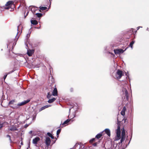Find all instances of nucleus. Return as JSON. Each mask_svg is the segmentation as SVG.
Segmentation results:
<instances>
[{
	"label": "nucleus",
	"instance_id": "ddd939ff",
	"mask_svg": "<svg viewBox=\"0 0 149 149\" xmlns=\"http://www.w3.org/2000/svg\"><path fill=\"white\" fill-rule=\"evenodd\" d=\"M51 106L50 105H46L44 106H43L42 107H41L39 109V111H40L42 110H43L49 107H50Z\"/></svg>",
	"mask_w": 149,
	"mask_h": 149
},
{
	"label": "nucleus",
	"instance_id": "864d4df0",
	"mask_svg": "<svg viewBox=\"0 0 149 149\" xmlns=\"http://www.w3.org/2000/svg\"><path fill=\"white\" fill-rule=\"evenodd\" d=\"M33 119H34V117H33Z\"/></svg>",
	"mask_w": 149,
	"mask_h": 149
},
{
	"label": "nucleus",
	"instance_id": "a211bd4d",
	"mask_svg": "<svg viewBox=\"0 0 149 149\" xmlns=\"http://www.w3.org/2000/svg\"><path fill=\"white\" fill-rule=\"evenodd\" d=\"M102 136V133H99L97 134L95 136V138L97 139H99L100 138L101 136Z\"/></svg>",
	"mask_w": 149,
	"mask_h": 149
},
{
	"label": "nucleus",
	"instance_id": "cd10ccee",
	"mask_svg": "<svg viewBox=\"0 0 149 149\" xmlns=\"http://www.w3.org/2000/svg\"><path fill=\"white\" fill-rule=\"evenodd\" d=\"M118 50H119V54L123 53L124 52V51L122 49H118Z\"/></svg>",
	"mask_w": 149,
	"mask_h": 149
},
{
	"label": "nucleus",
	"instance_id": "5fc2aeb1",
	"mask_svg": "<svg viewBox=\"0 0 149 149\" xmlns=\"http://www.w3.org/2000/svg\"><path fill=\"white\" fill-rule=\"evenodd\" d=\"M132 137H131V138H130V140L131 139Z\"/></svg>",
	"mask_w": 149,
	"mask_h": 149
},
{
	"label": "nucleus",
	"instance_id": "79ce46f5",
	"mask_svg": "<svg viewBox=\"0 0 149 149\" xmlns=\"http://www.w3.org/2000/svg\"><path fill=\"white\" fill-rule=\"evenodd\" d=\"M123 141V140H122L121 139H120V143H122V142L123 141Z\"/></svg>",
	"mask_w": 149,
	"mask_h": 149
},
{
	"label": "nucleus",
	"instance_id": "6ab92c4d",
	"mask_svg": "<svg viewBox=\"0 0 149 149\" xmlns=\"http://www.w3.org/2000/svg\"><path fill=\"white\" fill-rule=\"evenodd\" d=\"M17 104H16V102H15V103L13 104V105H11V107L13 109H17L18 108H16L15 107H17Z\"/></svg>",
	"mask_w": 149,
	"mask_h": 149
},
{
	"label": "nucleus",
	"instance_id": "3c124183",
	"mask_svg": "<svg viewBox=\"0 0 149 149\" xmlns=\"http://www.w3.org/2000/svg\"><path fill=\"white\" fill-rule=\"evenodd\" d=\"M130 141L129 142V143L128 144H129V143H130Z\"/></svg>",
	"mask_w": 149,
	"mask_h": 149
},
{
	"label": "nucleus",
	"instance_id": "b1692460",
	"mask_svg": "<svg viewBox=\"0 0 149 149\" xmlns=\"http://www.w3.org/2000/svg\"><path fill=\"white\" fill-rule=\"evenodd\" d=\"M40 10H46L47 8L46 7H40Z\"/></svg>",
	"mask_w": 149,
	"mask_h": 149
},
{
	"label": "nucleus",
	"instance_id": "393cba45",
	"mask_svg": "<svg viewBox=\"0 0 149 149\" xmlns=\"http://www.w3.org/2000/svg\"><path fill=\"white\" fill-rule=\"evenodd\" d=\"M9 130L11 131H16L17 130L16 127H11L10 128Z\"/></svg>",
	"mask_w": 149,
	"mask_h": 149
},
{
	"label": "nucleus",
	"instance_id": "0eeeda50",
	"mask_svg": "<svg viewBox=\"0 0 149 149\" xmlns=\"http://www.w3.org/2000/svg\"><path fill=\"white\" fill-rule=\"evenodd\" d=\"M108 149H119V147L117 146L116 144H111V147L108 148Z\"/></svg>",
	"mask_w": 149,
	"mask_h": 149
},
{
	"label": "nucleus",
	"instance_id": "c03bdc74",
	"mask_svg": "<svg viewBox=\"0 0 149 149\" xmlns=\"http://www.w3.org/2000/svg\"><path fill=\"white\" fill-rule=\"evenodd\" d=\"M140 27L141 28V27H141V26H139V27H137V30H138L139 29V28H140Z\"/></svg>",
	"mask_w": 149,
	"mask_h": 149
},
{
	"label": "nucleus",
	"instance_id": "7ed1b4c3",
	"mask_svg": "<svg viewBox=\"0 0 149 149\" xmlns=\"http://www.w3.org/2000/svg\"><path fill=\"white\" fill-rule=\"evenodd\" d=\"M30 101V100H25L23 102H21L17 104V107H15L16 108H18L19 106H22L23 105L29 102Z\"/></svg>",
	"mask_w": 149,
	"mask_h": 149
},
{
	"label": "nucleus",
	"instance_id": "aec40b11",
	"mask_svg": "<svg viewBox=\"0 0 149 149\" xmlns=\"http://www.w3.org/2000/svg\"><path fill=\"white\" fill-rule=\"evenodd\" d=\"M47 134L52 139H54V136L53 135H52V134L51 133H50L48 132L47 133Z\"/></svg>",
	"mask_w": 149,
	"mask_h": 149
},
{
	"label": "nucleus",
	"instance_id": "ea45409f",
	"mask_svg": "<svg viewBox=\"0 0 149 149\" xmlns=\"http://www.w3.org/2000/svg\"><path fill=\"white\" fill-rule=\"evenodd\" d=\"M96 145H97L96 143H94L93 145V146H96Z\"/></svg>",
	"mask_w": 149,
	"mask_h": 149
},
{
	"label": "nucleus",
	"instance_id": "4c0bfd02",
	"mask_svg": "<svg viewBox=\"0 0 149 149\" xmlns=\"http://www.w3.org/2000/svg\"><path fill=\"white\" fill-rule=\"evenodd\" d=\"M117 130H118V131H120V127L119 126H118V128Z\"/></svg>",
	"mask_w": 149,
	"mask_h": 149
},
{
	"label": "nucleus",
	"instance_id": "5701e85b",
	"mask_svg": "<svg viewBox=\"0 0 149 149\" xmlns=\"http://www.w3.org/2000/svg\"><path fill=\"white\" fill-rule=\"evenodd\" d=\"M19 37V36H17V35L16 36L15 38V41H16V42L17 40ZM16 42L15 43H14L13 44V45H16Z\"/></svg>",
	"mask_w": 149,
	"mask_h": 149
},
{
	"label": "nucleus",
	"instance_id": "09e8293b",
	"mask_svg": "<svg viewBox=\"0 0 149 149\" xmlns=\"http://www.w3.org/2000/svg\"><path fill=\"white\" fill-rule=\"evenodd\" d=\"M148 28H147V30H148Z\"/></svg>",
	"mask_w": 149,
	"mask_h": 149
},
{
	"label": "nucleus",
	"instance_id": "f257e3e1",
	"mask_svg": "<svg viewBox=\"0 0 149 149\" xmlns=\"http://www.w3.org/2000/svg\"><path fill=\"white\" fill-rule=\"evenodd\" d=\"M124 87H123L122 89V92H123V94L124 95L125 98L126 100L128 101L129 98V94L128 91L126 89V87H127V84L125 83L124 84Z\"/></svg>",
	"mask_w": 149,
	"mask_h": 149
},
{
	"label": "nucleus",
	"instance_id": "a18cd8bd",
	"mask_svg": "<svg viewBox=\"0 0 149 149\" xmlns=\"http://www.w3.org/2000/svg\"><path fill=\"white\" fill-rule=\"evenodd\" d=\"M32 133V131H31L29 132V134H31Z\"/></svg>",
	"mask_w": 149,
	"mask_h": 149
},
{
	"label": "nucleus",
	"instance_id": "9b49d317",
	"mask_svg": "<svg viewBox=\"0 0 149 149\" xmlns=\"http://www.w3.org/2000/svg\"><path fill=\"white\" fill-rule=\"evenodd\" d=\"M104 131L105 133L108 135V136H110V131L109 129H105L104 130Z\"/></svg>",
	"mask_w": 149,
	"mask_h": 149
},
{
	"label": "nucleus",
	"instance_id": "f704fd0d",
	"mask_svg": "<svg viewBox=\"0 0 149 149\" xmlns=\"http://www.w3.org/2000/svg\"><path fill=\"white\" fill-rule=\"evenodd\" d=\"M116 134H120V131L117 130Z\"/></svg>",
	"mask_w": 149,
	"mask_h": 149
},
{
	"label": "nucleus",
	"instance_id": "7c9ffc66",
	"mask_svg": "<svg viewBox=\"0 0 149 149\" xmlns=\"http://www.w3.org/2000/svg\"><path fill=\"white\" fill-rule=\"evenodd\" d=\"M95 138H93L92 139H91L89 141V142L90 143H92L93 141H94L95 140Z\"/></svg>",
	"mask_w": 149,
	"mask_h": 149
},
{
	"label": "nucleus",
	"instance_id": "a878e982",
	"mask_svg": "<svg viewBox=\"0 0 149 149\" xmlns=\"http://www.w3.org/2000/svg\"><path fill=\"white\" fill-rule=\"evenodd\" d=\"M118 51L119 50H118V49H114V53L116 54H119V52Z\"/></svg>",
	"mask_w": 149,
	"mask_h": 149
},
{
	"label": "nucleus",
	"instance_id": "f03ea898",
	"mask_svg": "<svg viewBox=\"0 0 149 149\" xmlns=\"http://www.w3.org/2000/svg\"><path fill=\"white\" fill-rule=\"evenodd\" d=\"M123 75V72L121 70L118 69L117 70L115 75L116 78L118 79H120Z\"/></svg>",
	"mask_w": 149,
	"mask_h": 149
},
{
	"label": "nucleus",
	"instance_id": "473e14b6",
	"mask_svg": "<svg viewBox=\"0 0 149 149\" xmlns=\"http://www.w3.org/2000/svg\"><path fill=\"white\" fill-rule=\"evenodd\" d=\"M125 136H122L121 139L124 141L125 139Z\"/></svg>",
	"mask_w": 149,
	"mask_h": 149
},
{
	"label": "nucleus",
	"instance_id": "c85d7f7f",
	"mask_svg": "<svg viewBox=\"0 0 149 149\" xmlns=\"http://www.w3.org/2000/svg\"><path fill=\"white\" fill-rule=\"evenodd\" d=\"M51 95H50V92H48L47 93V98H48V99L50 98Z\"/></svg>",
	"mask_w": 149,
	"mask_h": 149
},
{
	"label": "nucleus",
	"instance_id": "f8f14e48",
	"mask_svg": "<svg viewBox=\"0 0 149 149\" xmlns=\"http://www.w3.org/2000/svg\"><path fill=\"white\" fill-rule=\"evenodd\" d=\"M126 111V108L125 107H124L122 111L121 112V114L124 116L125 115V112Z\"/></svg>",
	"mask_w": 149,
	"mask_h": 149
},
{
	"label": "nucleus",
	"instance_id": "f3484780",
	"mask_svg": "<svg viewBox=\"0 0 149 149\" xmlns=\"http://www.w3.org/2000/svg\"><path fill=\"white\" fill-rule=\"evenodd\" d=\"M117 136L115 139L116 140H118L120 139V134H116Z\"/></svg>",
	"mask_w": 149,
	"mask_h": 149
},
{
	"label": "nucleus",
	"instance_id": "2f4dec72",
	"mask_svg": "<svg viewBox=\"0 0 149 149\" xmlns=\"http://www.w3.org/2000/svg\"><path fill=\"white\" fill-rule=\"evenodd\" d=\"M78 146V144L76 143V144L72 148H71L70 149H75L76 147L77 146Z\"/></svg>",
	"mask_w": 149,
	"mask_h": 149
},
{
	"label": "nucleus",
	"instance_id": "8fccbe9b",
	"mask_svg": "<svg viewBox=\"0 0 149 149\" xmlns=\"http://www.w3.org/2000/svg\"><path fill=\"white\" fill-rule=\"evenodd\" d=\"M70 109H69L70 111Z\"/></svg>",
	"mask_w": 149,
	"mask_h": 149
},
{
	"label": "nucleus",
	"instance_id": "2eb2a0df",
	"mask_svg": "<svg viewBox=\"0 0 149 149\" xmlns=\"http://www.w3.org/2000/svg\"><path fill=\"white\" fill-rule=\"evenodd\" d=\"M56 100V98H53L52 99H49L48 102L49 103H51L53 102L55 100Z\"/></svg>",
	"mask_w": 149,
	"mask_h": 149
},
{
	"label": "nucleus",
	"instance_id": "1a4fd4ad",
	"mask_svg": "<svg viewBox=\"0 0 149 149\" xmlns=\"http://www.w3.org/2000/svg\"><path fill=\"white\" fill-rule=\"evenodd\" d=\"M58 93L57 91L56 88H54L52 93V95L54 96H56L57 95Z\"/></svg>",
	"mask_w": 149,
	"mask_h": 149
},
{
	"label": "nucleus",
	"instance_id": "c9c22d12",
	"mask_svg": "<svg viewBox=\"0 0 149 149\" xmlns=\"http://www.w3.org/2000/svg\"><path fill=\"white\" fill-rule=\"evenodd\" d=\"M7 75V74H6L3 77V79H4V80H5V79L6 78Z\"/></svg>",
	"mask_w": 149,
	"mask_h": 149
},
{
	"label": "nucleus",
	"instance_id": "72a5a7b5",
	"mask_svg": "<svg viewBox=\"0 0 149 149\" xmlns=\"http://www.w3.org/2000/svg\"><path fill=\"white\" fill-rule=\"evenodd\" d=\"M30 34H28L26 36V38H29V37H30Z\"/></svg>",
	"mask_w": 149,
	"mask_h": 149
},
{
	"label": "nucleus",
	"instance_id": "bb28decb",
	"mask_svg": "<svg viewBox=\"0 0 149 149\" xmlns=\"http://www.w3.org/2000/svg\"><path fill=\"white\" fill-rule=\"evenodd\" d=\"M61 131V129H59L57 130V132H56V134H57V136L58 137V136L59 135V134L60 133Z\"/></svg>",
	"mask_w": 149,
	"mask_h": 149
},
{
	"label": "nucleus",
	"instance_id": "39448f33",
	"mask_svg": "<svg viewBox=\"0 0 149 149\" xmlns=\"http://www.w3.org/2000/svg\"><path fill=\"white\" fill-rule=\"evenodd\" d=\"M12 1H8L6 4L5 6H8V7H4V8L5 9H9L10 8V5H12Z\"/></svg>",
	"mask_w": 149,
	"mask_h": 149
},
{
	"label": "nucleus",
	"instance_id": "4468645a",
	"mask_svg": "<svg viewBox=\"0 0 149 149\" xmlns=\"http://www.w3.org/2000/svg\"><path fill=\"white\" fill-rule=\"evenodd\" d=\"M31 23L33 25H36L38 24L37 21L35 20H32L31 21Z\"/></svg>",
	"mask_w": 149,
	"mask_h": 149
},
{
	"label": "nucleus",
	"instance_id": "e433bc0d",
	"mask_svg": "<svg viewBox=\"0 0 149 149\" xmlns=\"http://www.w3.org/2000/svg\"><path fill=\"white\" fill-rule=\"evenodd\" d=\"M35 8H32L31 9V11L33 12V11H34L35 10H36Z\"/></svg>",
	"mask_w": 149,
	"mask_h": 149
},
{
	"label": "nucleus",
	"instance_id": "6e6d98bb",
	"mask_svg": "<svg viewBox=\"0 0 149 149\" xmlns=\"http://www.w3.org/2000/svg\"><path fill=\"white\" fill-rule=\"evenodd\" d=\"M18 32H17V35L18 34Z\"/></svg>",
	"mask_w": 149,
	"mask_h": 149
},
{
	"label": "nucleus",
	"instance_id": "c756f323",
	"mask_svg": "<svg viewBox=\"0 0 149 149\" xmlns=\"http://www.w3.org/2000/svg\"><path fill=\"white\" fill-rule=\"evenodd\" d=\"M122 136H125V132L124 130H123L122 132Z\"/></svg>",
	"mask_w": 149,
	"mask_h": 149
},
{
	"label": "nucleus",
	"instance_id": "dca6fc26",
	"mask_svg": "<svg viewBox=\"0 0 149 149\" xmlns=\"http://www.w3.org/2000/svg\"><path fill=\"white\" fill-rule=\"evenodd\" d=\"M15 103V101L14 100H13L10 101L9 102V104L11 107V105H13V104H14Z\"/></svg>",
	"mask_w": 149,
	"mask_h": 149
},
{
	"label": "nucleus",
	"instance_id": "49530a36",
	"mask_svg": "<svg viewBox=\"0 0 149 149\" xmlns=\"http://www.w3.org/2000/svg\"><path fill=\"white\" fill-rule=\"evenodd\" d=\"M20 25H19V26H18V28H17V31H18L19 27H20Z\"/></svg>",
	"mask_w": 149,
	"mask_h": 149
},
{
	"label": "nucleus",
	"instance_id": "a19ab883",
	"mask_svg": "<svg viewBox=\"0 0 149 149\" xmlns=\"http://www.w3.org/2000/svg\"><path fill=\"white\" fill-rule=\"evenodd\" d=\"M70 91L71 92H72L73 91V89L72 88H70Z\"/></svg>",
	"mask_w": 149,
	"mask_h": 149
},
{
	"label": "nucleus",
	"instance_id": "423d86ee",
	"mask_svg": "<svg viewBox=\"0 0 149 149\" xmlns=\"http://www.w3.org/2000/svg\"><path fill=\"white\" fill-rule=\"evenodd\" d=\"M40 140V138L38 137H36L33 140L32 143L33 144L36 145L38 142Z\"/></svg>",
	"mask_w": 149,
	"mask_h": 149
},
{
	"label": "nucleus",
	"instance_id": "4be33fe9",
	"mask_svg": "<svg viewBox=\"0 0 149 149\" xmlns=\"http://www.w3.org/2000/svg\"><path fill=\"white\" fill-rule=\"evenodd\" d=\"M135 42V41H132L130 43V46L132 48V49L133 48V45Z\"/></svg>",
	"mask_w": 149,
	"mask_h": 149
},
{
	"label": "nucleus",
	"instance_id": "603ef678",
	"mask_svg": "<svg viewBox=\"0 0 149 149\" xmlns=\"http://www.w3.org/2000/svg\"><path fill=\"white\" fill-rule=\"evenodd\" d=\"M117 120H118V118H117Z\"/></svg>",
	"mask_w": 149,
	"mask_h": 149
},
{
	"label": "nucleus",
	"instance_id": "9d476101",
	"mask_svg": "<svg viewBox=\"0 0 149 149\" xmlns=\"http://www.w3.org/2000/svg\"><path fill=\"white\" fill-rule=\"evenodd\" d=\"M71 120V119H68L65 121L63 123H61V125L63 126H65L66 125H68V123Z\"/></svg>",
	"mask_w": 149,
	"mask_h": 149
},
{
	"label": "nucleus",
	"instance_id": "37998d69",
	"mask_svg": "<svg viewBox=\"0 0 149 149\" xmlns=\"http://www.w3.org/2000/svg\"><path fill=\"white\" fill-rule=\"evenodd\" d=\"M123 141V140H122L121 139H120V143H122V142L123 141Z\"/></svg>",
	"mask_w": 149,
	"mask_h": 149
},
{
	"label": "nucleus",
	"instance_id": "6e6552de",
	"mask_svg": "<svg viewBox=\"0 0 149 149\" xmlns=\"http://www.w3.org/2000/svg\"><path fill=\"white\" fill-rule=\"evenodd\" d=\"M34 53V50H27V54L29 56H31Z\"/></svg>",
	"mask_w": 149,
	"mask_h": 149
},
{
	"label": "nucleus",
	"instance_id": "58836bf2",
	"mask_svg": "<svg viewBox=\"0 0 149 149\" xmlns=\"http://www.w3.org/2000/svg\"><path fill=\"white\" fill-rule=\"evenodd\" d=\"M7 137H8L10 139V136L9 135H7Z\"/></svg>",
	"mask_w": 149,
	"mask_h": 149
},
{
	"label": "nucleus",
	"instance_id": "412c9836",
	"mask_svg": "<svg viewBox=\"0 0 149 149\" xmlns=\"http://www.w3.org/2000/svg\"><path fill=\"white\" fill-rule=\"evenodd\" d=\"M35 15L38 17H41L42 15V14L41 13H37L35 14Z\"/></svg>",
	"mask_w": 149,
	"mask_h": 149
},
{
	"label": "nucleus",
	"instance_id": "de8ad7c7",
	"mask_svg": "<svg viewBox=\"0 0 149 149\" xmlns=\"http://www.w3.org/2000/svg\"><path fill=\"white\" fill-rule=\"evenodd\" d=\"M28 12L27 13H26V16H27V15H28Z\"/></svg>",
	"mask_w": 149,
	"mask_h": 149
},
{
	"label": "nucleus",
	"instance_id": "20e7f679",
	"mask_svg": "<svg viewBox=\"0 0 149 149\" xmlns=\"http://www.w3.org/2000/svg\"><path fill=\"white\" fill-rule=\"evenodd\" d=\"M45 144L47 147H48L50 145L51 141L49 137H47L46 138Z\"/></svg>",
	"mask_w": 149,
	"mask_h": 149
}]
</instances>
